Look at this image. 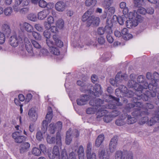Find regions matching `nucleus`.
Here are the masks:
<instances>
[{
  "label": "nucleus",
  "mask_w": 159,
  "mask_h": 159,
  "mask_svg": "<svg viewBox=\"0 0 159 159\" xmlns=\"http://www.w3.org/2000/svg\"><path fill=\"white\" fill-rule=\"evenodd\" d=\"M70 134L71 135L72 138H77L79 136V133L78 131L76 129L73 130L72 132L71 131L70 132Z\"/></svg>",
  "instance_id": "55"
},
{
  "label": "nucleus",
  "mask_w": 159,
  "mask_h": 159,
  "mask_svg": "<svg viewBox=\"0 0 159 159\" xmlns=\"http://www.w3.org/2000/svg\"><path fill=\"white\" fill-rule=\"evenodd\" d=\"M156 122H159V114L158 111L156 112L155 116L152 118L150 120L148 121V125L149 126H152Z\"/></svg>",
  "instance_id": "24"
},
{
  "label": "nucleus",
  "mask_w": 159,
  "mask_h": 159,
  "mask_svg": "<svg viewBox=\"0 0 159 159\" xmlns=\"http://www.w3.org/2000/svg\"><path fill=\"white\" fill-rule=\"evenodd\" d=\"M27 18L29 20L33 21H35L37 20L36 15L32 13L29 14L27 16Z\"/></svg>",
  "instance_id": "52"
},
{
  "label": "nucleus",
  "mask_w": 159,
  "mask_h": 159,
  "mask_svg": "<svg viewBox=\"0 0 159 159\" xmlns=\"http://www.w3.org/2000/svg\"><path fill=\"white\" fill-rule=\"evenodd\" d=\"M62 126V123L59 121L55 124L51 123L49 126V130L51 134H54L56 131L61 130Z\"/></svg>",
  "instance_id": "9"
},
{
  "label": "nucleus",
  "mask_w": 159,
  "mask_h": 159,
  "mask_svg": "<svg viewBox=\"0 0 159 159\" xmlns=\"http://www.w3.org/2000/svg\"><path fill=\"white\" fill-rule=\"evenodd\" d=\"M112 3V0H104L102 2V6L105 10H107Z\"/></svg>",
  "instance_id": "33"
},
{
  "label": "nucleus",
  "mask_w": 159,
  "mask_h": 159,
  "mask_svg": "<svg viewBox=\"0 0 159 159\" xmlns=\"http://www.w3.org/2000/svg\"><path fill=\"white\" fill-rule=\"evenodd\" d=\"M129 85L130 87H134V89L136 91H135V95L137 94V93H141L143 90V86L137 83L135 81L133 80H131L128 82Z\"/></svg>",
  "instance_id": "8"
},
{
  "label": "nucleus",
  "mask_w": 159,
  "mask_h": 159,
  "mask_svg": "<svg viewBox=\"0 0 159 159\" xmlns=\"http://www.w3.org/2000/svg\"><path fill=\"white\" fill-rule=\"evenodd\" d=\"M125 155H124V152L118 151L116 152L115 158L116 159H124Z\"/></svg>",
  "instance_id": "44"
},
{
  "label": "nucleus",
  "mask_w": 159,
  "mask_h": 159,
  "mask_svg": "<svg viewBox=\"0 0 159 159\" xmlns=\"http://www.w3.org/2000/svg\"><path fill=\"white\" fill-rule=\"evenodd\" d=\"M89 87H91V88H88L87 91L88 93L92 96L93 95L96 97H98L102 93V91L100 85L98 84H96L95 87L90 84H89Z\"/></svg>",
  "instance_id": "5"
},
{
  "label": "nucleus",
  "mask_w": 159,
  "mask_h": 159,
  "mask_svg": "<svg viewBox=\"0 0 159 159\" xmlns=\"http://www.w3.org/2000/svg\"><path fill=\"white\" fill-rule=\"evenodd\" d=\"M48 123L49 122L46 120H43L42 123L41 130L44 134H45L47 130Z\"/></svg>",
  "instance_id": "39"
},
{
  "label": "nucleus",
  "mask_w": 159,
  "mask_h": 159,
  "mask_svg": "<svg viewBox=\"0 0 159 159\" xmlns=\"http://www.w3.org/2000/svg\"><path fill=\"white\" fill-rule=\"evenodd\" d=\"M78 153L79 155V159H84V150L82 146L81 145L79 147Z\"/></svg>",
  "instance_id": "38"
},
{
  "label": "nucleus",
  "mask_w": 159,
  "mask_h": 159,
  "mask_svg": "<svg viewBox=\"0 0 159 159\" xmlns=\"http://www.w3.org/2000/svg\"><path fill=\"white\" fill-rule=\"evenodd\" d=\"M104 139V136L103 134L99 135L97 138L95 142V145L99 147L103 142Z\"/></svg>",
  "instance_id": "31"
},
{
  "label": "nucleus",
  "mask_w": 159,
  "mask_h": 159,
  "mask_svg": "<svg viewBox=\"0 0 159 159\" xmlns=\"http://www.w3.org/2000/svg\"><path fill=\"white\" fill-rule=\"evenodd\" d=\"M32 35L34 39H36L40 40L41 39V36L38 33L35 31H32Z\"/></svg>",
  "instance_id": "62"
},
{
  "label": "nucleus",
  "mask_w": 159,
  "mask_h": 159,
  "mask_svg": "<svg viewBox=\"0 0 159 159\" xmlns=\"http://www.w3.org/2000/svg\"><path fill=\"white\" fill-rule=\"evenodd\" d=\"M125 79V76L121 75V73H118L116 75L115 80L111 79L110 84L114 86H119L120 84Z\"/></svg>",
  "instance_id": "7"
},
{
  "label": "nucleus",
  "mask_w": 159,
  "mask_h": 159,
  "mask_svg": "<svg viewBox=\"0 0 159 159\" xmlns=\"http://www.w3.org/2000/svg\"><path fill=\"white\" fill-rule=\"evenodd\" d=\"M44 134L43 132L42 133L41 131L37 132L36 134V137L37 139L39 141H41L43 138V134Z\"/></svg>",
  "instance_id": "58"
},
{
  "label": "nucleus",
  "mask_w": 159,
  "mask_h": 159,
  "mask_svg": "<svg viewBox=\"0 0 159 159\" xmlns=\"http://www.w3.org/2000/svg\"><path fill=\"white\" fill-rule=\"evenodd\" d=\"M34 27L38 31L42 32L43 30V26L39 24H36Z\"/></svg>",
  "instance_id": "64"
},
{
  "label": "nucleus",
  "mask_w": 159,
  "mask_h": 159,
  "mask_svg": "<svg viewBox=\"0 0 159 159\" xmlns=\"http://www.w3.org/2000/svg\"><path fill=\"white\" fill-rule=\"evenodd\" d=\"M47 141L49 144H55L56 141L57 145H61V140L60 133L59 132L57 133L56 138L54 137L48 135L47 138Z\"/></svg>",
  "instance_id": "6"
},
{
  "label": "nucleus",
  "mask_w": 159,
  "mask_h": 159,
  "mask_svg": "<svg viewBox=\"0 0 159 159\" xmlns=\"http://www.w3.org/2000/svg\"><path fill=\"white\" fill-rule=\"evenodd\" d=\"M98 155L100 158L102 159H109V154L107 150H99L98 152Z\"/></svg>",
  "instance_id": "23"
},
{
  "label": "nucleus",
  "mask_w": 159,
  "mask_h": 159,
  "mask_svg": "<svg viewBox=\"0 0 159 159\" xmlns=\"http://www.w3.org/2000/svg\"><path fill=\"white\" fill-rule=\"evenodd\" d=\"M92 144L89 143H88L86 151L87 159H96L95 154L94 152L91 153Z\"/></svg>",
  "instance_id": "14"
},
{
  "label": "nucleus",
  "mask_w": 159,
  "mask_h": 159,
  "mask_svg": "<svg viewBox=\"0 0 159 159\" xmlns=\"http://www.w3.org/2000/svg\"><path fill=\"white\" fill-rule=\"evenodd\" d=\"M71 129H70L69 130L66 132V144L67 145H69L72 140V137L71 135Z\"/></svg>",
  "instance_id": "32"
},
{
  "label": "nucleus",
  "mask_w": 159,
  "mask_h": 159,
  "mask_svg": "<svg viewBox=\"0 0 159 159\" xmlns=\"http://www.w3.org/2000/svg\"><path fill=\"white\" fill-rule=\"evenodd\" d=\"M151 91H147L146 94H142L141 95L139 94L138 95V93H137V94H136L138 97L137 99L138 100H139L140 99L142 98L143 100L145 101H147L148 100V98L149 97H153L151 95V93H149V92L151 93Z\"/></svg>",
  "instance_id": "26"
},
{
  "label": "nucleus",
  "mask_w": 159,
  "mask_h": 159,
  "mask_svg": "<svg viewBox=\"0 0 159 159\" xmlns=\"http://www.w3.org/2000/svg\"><path fill=\"white\" fill-rule=\"evenodd\" d=\"M50 52L54 55L58 56L60 55V52L59 49L54 47L50 49Z\"/></svg>",
  "instance_id": "42"
},
{
  "label": "nucleus",
  "mask_w": 159,
  "mask_h": 159,
  "mask_svg": "<svg viewBox=\"0 0 159 159\" xmlns=\"http://www.w3.org/2000/svg\"><path fill=\"white\" fill-rule=\"evenodd\" d=\"M30 144L28 142H25L21 145L20 152V153H23L27 151L30 147Z\"/></svg>",
  "instance_id": "28"
},
{
  "label": "nucleus",
  "mask_w": 159,
  "mask_h": 159,
  "mask_svg": "<svg viewBox=\"0 0 159 159\" xmlns=\"http://www.w3.org/2000/svg\"><path fill=\"white\" fill-rule=\"evenodd\" d=\"M137 80L139 83H143V86L145 82L144 81V77L143 75H140L138 76L137 78Z\"/></svg>",
  "instance_id": "61"
},
{
  "label": "nucleus",
  "mask_w": 159,
  "mask_h": 159,
  "mask_svg": "<svg viewBox=\"0 0 159 159\" xmlns=\"http://www.w3.org/2000/svg\"><path fill=\"white\" fill-rule=\"evenodd\" d=\"M127 15L129 19H135L136 20H138L141 18V16L139 15L135 11L130 12L129 13H127L126 15Z\"/></svg>",
  "instance_id": "22"
},
{
  "label": "nucleus",
  "mask_w": 159,
  "mask_h": 159,
  "mask_svg": "<svg viewBox=\"0 0 159 159\" xmlns=\"http://www.w3.org/2000/svg\"><path fill=\"white\" fill-rule=\"evenodd\" d=\"M142 114H144V115H148V112L147 111H146L143 112V113H142V112H141V111L139 110V108H138L137 110L135 111L132 113V115L135 116H142Z\"/></svg>",
  "instance_id": "43"
},
{
  "label": "nucleus",
  "mask_w": 159,
  "mask_h": 159,
  "mask_svg": "<svg viewBox=\"0 0 159 159\" xmlns=\"http://www.w3.org/2000/svg\"><path fill=\"white\" fill-rule=\"evenodd\" d=\"M115 17L116 18L119 23L121 25H122L124 24V21H125L126 19V17L124 15L118 17H116V16Z\"/></svg>",
  "instance_id": "41"
},
{
  "label": "nucleus",
  "mask_w": 159,
  "mask_h": 159,
  "mask_svg": "<svg viewBox=\"0 0 159 159\" xmlns=\"http://www.w3.org/2000/svg\"><path fill=\"white\" fill-rule=\"evenodd\" d=\"M48 111L45 117V120H47L48 122H50L52 118V111L51 107H48Z\"/></svg>",
  "instance_id": "36"
},
{
  "label": "nucleus",
  "mask_w": 159,
  "mask_h": 159,
  "mask_svg": "<svg viewBox=\"0 0 159 159\" xmlns=\"http://www.w3.org/2000/svg\"><path fill=\"white\" fill-rule=\"evenodd\" d=\"M120 7L123 9V13L124 15H126L128 13L129 9L126 7V4L125 2H122L120 3Z\"/></svg>",
  "instance_id": "34"
},
{
  "label": "nucleus",
  "mask_w": 159,
  "mask_h": 159,
  "mask_svg": "<svg viewBox=\"0 0 159 159\" xmlns=\"http://www.w3.org/2000/svg\"><path fill=\"white\" fill-rule=\"evenodd\" d=\"M119 86V88L116 90V94L117 96H121L118 94L119 93H122L123 96L128 90L127 88L124 85H121L120 84Z\"/></svg>",
  "instance_id": "21"
},
{
  "label": "nucleus",
  "mask_w": 159,
  "mask_h": 159,
  "mask_svg": "<svg viewBox=\"0 0 159 159\" xmlns=\"http://www.w3.org/2000/svg\"><path fill=\"white\" fill-rule=\"evenodd\" d=\"M66 7V3L61 1L57 2L55 5L56 9L59 12H62L65 11Z\"/></svg>",
  "instance_id": "17"
},
{
  "label": "nucleus",
  "mask_w": 159,
  "mask_h": 159,
  "mask_svg": "<svg viewBox=\"0 0 159 159\" xmlns=\"http://www.w3.org/2000/svg\"><path fill=\"white\" fill-rule=\"evenodd\" d=\"M38 3L39 6L41 7L44 8L47 6L48 8H49L48 6L49 4H47V2L43 0H39Z\"/></svg>",
  "instance_id": "50"
},
{
  "label": "nucleus",
  "mask_w": 159,
  "mask_h": 159,
  "mask_svg": "<svg viewBox=\"0 0 159 159\" xmlns=\"http://www.w3.org/2000/svg\"><path fill=\"white\" fill-rule=\"evenodd\" d=\"M116 124L117 125L122 126L125 124V122L124 119H119L116 120Z\"/></svg>",
  "instance_id": "60"
},
{
  "label": "nucleus",
  "mask_w": 159,
  "mask_h": 159,
  "mask_svg": "<svg viewBox=\"0 0 159 159\" xmlns=\"http://www.w3.org/2000/svg\"><path fill=\"white\" fill-rule=\"evenodd\" d=\"M53 39L55 41V44L57 46L61 47L63 46V42L57 37L56 35H54L53 36Z\"/></svg>",
  "instance_id": "35"
},
{
  "label": "nucleus",
  "mask_w": 159,
  "mask_h": 159,
  "mask_svg": "<svg viewBox=\"0 0 159 159\" xmlns=\"http://www.w3.org/2000/svg\"><path fill=\"white\" fill-rule=\"evenodd\" d=\"M31 152L32 154L35 156H40L41 154L40 150L36 147L32 149Z\"/></svg>",
  "instance_id": "45"
},
{
  "label": "nucleus",
  "mask_w": 159,
  "mask_h": 159,
  "mask_svg": "<svg viewBox=\"0 0 159 159\" xmlns=\"http://www.w3.org/2000/svg\"><path fill=\"white\" fill-rule=\"evenodd\" d=\"M137 13L144 15L146 13V10L143 7H141L138 9L137 11Z\"/></svg>",
  "instance_id": "63"
},
{
  "label": "nucleus",
  "mask_w": 159,
  "mask_h": 159,
  "mask_svg": "<svg viewBox=\"0 0 159 159\" xmlns=\"http://www.w3.org/2000/svg\"><path fill=\"white\" fill-rule=\"evenodd\" d=\"M56 25L57 27L59 29H62L64 26V22L61 19H59L57 22Z\"/></svg>",
  "instance_id": "49"
},
{
  "label": "nucleus",
  "mask_w": 159,
  "mask_h": 159,
  "mask_svg": "<svg viewBox=\"0 0 159 159\" xmlns=\"http://www.w3.org/2000/svg\"><path fill=\"white\" fill-rule=\"evenodd\" d=\"M118 140L117 136H114L111 139L109 145V149L111 152H113L116 150Z\"/></svg>",
  "instance_id": "16"
},
{
  "label": "nucleus",
  "mask_w": 159,
  "mask_h": 159,
  "mask_svg": "<svg viewBox=\"0 0 159 159\" xmlns=\"http://www.w3.org/2000/svg\"><path fill=\"white\" fill-rule=\"evenodd\" d=\"M20 26L21 29H24L28 32H31L33 30V27L28 23L24 22Z\"/></svg>",
  "instance_id": "27"
},
{
  "label": "nucleus",
  "mask_w": 159,
  "mask_h": 159,
  "mask_svg": "<svg viewBox=\"0 0 159 159\" xmlns=\"http://www.w3.org/2000/svg\"><path fill=\"white\" fill-rule=\"evenodd\" d=\"M136 119L134 117H132L130 115L127 116V122L128 124H132L135 122Z\"/></svg>",
  "instance_id": "48"
},
{
  "label": "nucleus",
  "mask_w": 159,
  "mask_h": 159,
  "mask_svg": "<svg viewBox=\"0 0 159 159\" xmlns=\"http://www.w3.org/2000/svg\"><path fill=\"white\" fill-rule=\"evenodd\" d=\"M93 107H89L87 109L86 112L87 114H91L94 113L95 112H97V113H99L100 112L98 110L96 107L93 106Z\"/></svg>",
  "instance_id": "37"
},
{
  "label": "nucleus",
  "mask_w": 159,
  "mask_h": 159,
  "mask_svg": "<svg viewBox=\"0 0 159 159\" xmlns=\"http://www.w3.org/2000/svg\"><path fill=\"white\" fill-rule=\"evenodd\" d=\"M105 112H104V115L102 116H104L103 119L104 121L105 122H106L107 123L111 121L112 120L113 117H112L111 115H107L104 116ZM102 116L101 117H102Z\"/></svg>",
  "instance_id": "46"
},
{
  "label": "nucleus",
  "mask_w": 159,
  "mask_h": 159,
  "mask_svg": "<svg viewBox=\"0 0 159 159\" xmlns=\"http://www.w3.org/2000/svg\"><path fill=\"white\" fill-rule=\"evenodd\" d=\"M151 80V82L149 84L148 82H145L143 86V89H146L148 88L151 91V93L149 92V93H151L152 96L153 97H154L156 96L157 91L159 89L157 87V83L159 80H155L153 78Z\"/></svg>",
  "instance_id": "3"
},
{
  "label": "nucleus",
  "mask_w": 159,
  "mask_h": 159,
  "mask_svg": "<svg viewBox=\"0 0 159 159\" xmlns=\"http://www.w3.org/2000/svg\"><path fill=\"white\" fill-rule=\"evenodd\" d=\"M124 155H125V156H126V159H133V154L131 152L124 151Z\"/></svg>",
  "instance_id": "51"
},
{
  "label": "nucleus",
  "mask_w": 159,
  "mask_h": 159,
  "mask_svg": "<svg viewBox=\"0 0 159 159\" xmlns=\"http://www.w3.org/2000/svg\"><path fill=\"white\" fill-rule=\"evenodd\" d=\"M50 11L48 9H44L38 14V18L41 20H44L49 14Z\"/></svg>",
  "instance_id": "20"
},
{
  "label": "nucleus",
  "mask_w": 159,
  "mask_h": 159,
  "mask_svg": "<svg viewBox=\"0 0 159 159\" xmlns=\"http://www.w3.org/2000/svg\"><path fill=\"white\" fill-rule=\"evenodd\" d=\"M22 131L16 132L12 134V136L15 141L17 143H21L25 139V137L20 135Z\"/></svg>",
  "instance_id": "11"
},
{
  "label": "nucleus",
  "mask_w": 159,
  "mask_h": 159,
  "mask_svg": "<svg viewBox=\"0 0 159 159\" xmlns=\"http://www.w3.org/2000/svg\"><path fill=\"white\" fill-rule=\"evenodd\" d=\"M2 32L5 34L7 37H9L11 33L10 26L8 24L4 23L1 26Z\"/></svg>",
  "instance_id": "19"
},
{
  "label": "nucleus",
  "mask_w": 159,
  "mask_h": 159,
  "mask_svg": "<svg viewBox=\"0 0 159 159\" xmlns=\"http://www.w3.org/2000/svg\"><path fill=\"white\" fill-rule=\"evenodd\" d=\"M97 3L96 0H86L84 2L85 5L87 7L94 6Z\"/></svg>",
  "instance_id": "40"
},
{
  "label": "nucleus",
  "mask_w": 159,
  "mask_h": 159,
  "mask_svg": "<svg viewBox=\"0 0 159 159\" xmlns=\"http://www.w3.org/2000/svg\"><path fill=\"white\" fill-rule=\"evenodd\" d=\"M136 106L139 108H142L144 109V105L140 102H135L134 103H129L126 106L125 109L127 112H130L134 107Z\"/></svg>",
  "instance_id": "13"
},
{
  "label": "nucleus",
  "mask_w": 159,
  "mask_h": 159,
  "mask_svg": "<svg viewBox=\"0 0 159 159\" xmlns=\"http://www.w3.org/2000/svg\"><path fill=\"white\" fill-rule=\"evenodd\" d=\"M87 24L88 26H89L91 25L98 26L100 22V19L98 17H95L94 16H91L87 19Z\"/></svg>",
  "instance_id": "12"
},
{
  "label": "nucleus",
  "mask_w": 159,
  "mask_h": 159,
  "mask_svg": "<svg viewBox=\"0 0 159 159\" xmlns=\"http://www.w3.org/2000/svg\"><path fill=\"white\" fill-rule=\"evenodd\" d=\"M49 54V52L48 50L44 48H43L41 49L39 55L41 56H47Z\"/></svg>",
  "instance_id": "53"
},
{
  "label": "nucleus",
  "mask_w": 159,
  "mask_h": 159,
  "mask_svg": "<svg viewBox=\"0 0 159 159\" xmlns=\"http://www.w3.org/2000/svg\"><path fill=\"white\" fill-rule=\"evenodd\" d=\"M93 10L92 9L88 10L86 12H85L82 16V20L84 22L86 21L87 19L90 17L93 12Z\"/></svg>",
  "instance_id": "30"
},
{
  "label": "nucleus",
  "mask_w": 159,
  "mask_h": 159,
  "mask_svg": "<svg viewBox=\"0 0 159 159\" xmlns=\"http://www.w3.org/2000/svg\"><path fill=\"white\" fill-rule=\"evenodd\" d=\"M60 159H76L75 154L73 152L69 154L68 157L65 150H62L61 152V157Z\"/></svg>",
  "instance_id": "18"
},
{
  "label": "nucleus",
  "mask_w": 159,
  "mask_h": 159,
  "mask_svg": "<svg viewBox=\"0 0 159 159\" xmlns=\"http://www.w3.org/2000/svg\"><path fill=\"white\" fill-rule=\"evenodd\" d=\"M90 96L88 95H82L77 100V104L80 106L86 104L90 99Z\"/></svg>",
  "instance_id": "15"
},
{
  "label": "nucleus",
  "mask_w": 159,
  "mask_h": 159,
  "mask_svg": "<svg viewBox=\"0 0 159 159\" xmlns=\"http://www.w3.org/2000/svg\"><path fill=\"white\" fill-rule=\"evenodd\" d=\"M112 25L113 24L111 21L107 19V25L105 26V34H107L106 38L107 41L110 43H112L113 41V39L111 35L112 33L111 29Z\"/></svg>",
  "instance_id": "4"
},
{
  "label": "nucleus",
  "mask_w": 159,
  "mask_h": 159,
  "mask_svg": "<svg viewBox=\"0 0 159 159\" xmlns=\"http://www.w3.org/2000/svg\"><path fill=\"white\" fill-rule=\"evenodd\" d=\"M28 114L31 118L34 121H35L37 118V113L34 108L30 109L28 112Z\"/></svg>",
  "instance_id": "29"
},
{
  "label": "nucleus",
  "mask_w": 159,
  "mask_h": 159,
  "mask_svg": "<svg viewBox=\"0 0 159 159\" xmlns=\"http://www.w3.org/2000/svg\"><path fill=\"white\" fill-rule=\"evenodd\" d=\"M46 43L47 45L50 48L54 47L55 45V43L51 40L47 39L46 40Z\"/></svg>",
  "instance_id": "54"
},
{
  "label": "nucleus",
  "mask_w": 159,
  "mask_h": 159,
  "mask_svg": "<svg viewBox=\"0 0 159 159\" xmlns=\"http://www.w3.org/2000/svg\"><path fill=\"white\" fill-rule=\"evenodd\" d=\"M137 20L136 19H129L127 20L126 22V26L128 28H130L133 27H135L138 25Z\"/></svg>",
  "instance_id": "25"
},
{
  "label": "nucleus",
  "mask_w": 159,
  "mask_h": 159,
  "mask_svg": "<svg viewBox=\"0 0 159 159\" xmlns=\"http://www.w3.org/2000/svg\"><path fill=\"white\" fill-rule=\"evenodd\" d=\"M52 152L54 154V155H56L57 157L59 156L60 153L59 148L57 146H55L54 147Z\"/></svg>",
  "instance_id": "59"
},
{
  "label": "nucleus",
  "mask_w": 159,
  "mask_h": 159,
  "mask_svg": "<svg viewBox=\"0 0 159 159\" xmlns=\"http://www.w3.org/2000/svg\"><path fill=\"white\" fill-rule=\"evenodd\" d=\"M23 39V40L22 38L20 36L17 38L16 34H15L10 37L9 42L10 45L13 47H17L20 43H24L28 55L31 56H34V53L32 44L35 48L37 49L40 48H41V45L34 40L32 39L30 42L26 37H24Z\"/></svg>",
  "instance_id": "1"
},
{
  "label": "nucleus",
  "mask_w": 159,
  "mask_h": 159,
  "mask_svg": "<svg viewBox=\"0 0 159 159\" xmlns=\"http://www.w3.org/2000/svg\"><path fill=\"white\" fill-rule=\"evenodd\" d=\"M12 12V9L11 7H7L3 11L4 14L6 16H9L11 15Z\"/></svg>",
  "instance_id": "47"
},
{
  "label": "nucleus",
  "mask_w": 159,
  "mask_h": 159,
  "mask_svg": "<svg viewBox=\"0 0 159 159\" xmlns=\"http://www.w3.org/2000/svg\"><path fill=\"white\" fill-rule=\"evenodd\" d=\"M133 96H134V92L131 90H127L123 96L126 97L128 98H131Z\"/></svg>",
  "instance_id": "56"
},
{
  "label": "nucleus",
  "mask_w": 159,
  "mask_h": 159,
  "mask_svg": "<svg viewBox=\"0 0 159 159\" xmlns=\"http://www.w3.org/2000/svg\"><path fill=\"white\" fill-rule=\"evenodd\" d=\"M87 80V78L85 76H84L82 79L79 80L77 82V85L82 87L80 89L81 91L84 92H86L87 91L89 88V86H88V84L86 82Z\"/></svg>",
  "instance_id": "10"
},
{
  "label": "nucleus",
  "mask_w": 159,
  "mask_h": 159,
  "mask_svg": "<svg viewBox=\"0 0 159 159\" xmlns=\"http://www.w3.org/2000/svg\"><path fill=\"white\" fill-rule=\"evenodd\" d=\"M5 34L0 31V44L3 43L5 40Z\"/></svg>",
  "instance_id": "57"
},
{
  "label": "nucleus",
  "mask_w": 159,
  "mask_h": 159,
  "mask_svg": "<svg viewBox=\"0 0 159 159\" xmlns=\"http://www.w3.org/2000/svg\"><path fill=\"white\" fill-rule=\"evenodd\" d=\"M104 104V101L101 99L98 98L96 99L92 100L89 102V104L91 106H94L96 107L98 110L100 112L96 114L97 118H101L104 115V107L105 106L102 105Z\"/></svg>",
  "instance_id": "2"
}]
</instances>
